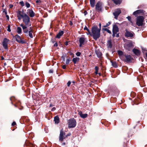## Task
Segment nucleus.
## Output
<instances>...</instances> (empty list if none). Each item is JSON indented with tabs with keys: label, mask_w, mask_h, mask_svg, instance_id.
<instances>
[{
	"label": "nucleus",
	"mask_w": 147,
	"mask_h": 147,
	"mask_svg": "<svg viewBox=\"0 0 147 147\" xmlns=\"http://www.w3.org/2000/svg\"><path fill=\"white\" fill-rule=\"evenodd\" d=\"M80 60L79 57H76L73 59L72 61L74 64H76Z\"/></svg>",
	"instance_id": "obj_25"
},
{
	"label": "nucleus",
	"mask_w": 147,
	"mask_h": 147,
	"mask_svg": "<svg viewBox=\"0 0 147 147\" xmlns=\"http://www.w3.org/2000/svg\"><path fill=\"white\" fill-rule=\"evenodd\" d=\"M27 14L31 18H32L35 16V13L32 9H29L27 10Z\"/></svg>",
	"instance_id": "obj_13"
},
{
	"label": "nucleus",
	"mask_w": 147,
	"mask_h": 147,
	"mask_svg": "<svg viewBox=\"0 0 147 147\" xmlns=\"http://www.w3.org/2000/svg\"><path fill=\"white\" fill-rule=\"evenodd\" d=\"M53 71L52 69L50 70L49 71V73H53Z\"/></svg>",
	"instance_id": "obj_50"
},
{
	"label": "nucleus",
	"mask_w": 147,
	"mask_h": 147,
	"mask_svg": "<svg viewBox=\"0 0 147 147\" xmlns=\"http://www.w3.org/2000/svg\"><path fill=\"white\" fill-rule=\"evenodd\" d=\"M7 30L9 32H10L11 31L10 26L9 25L8 26Z\"/></svg>",
	"instance_id": "obj_39"
},
{
	"label": "nucleus",
	"mask_w": 147,
	"mask_h": 147,
	"mask_svg": "<svg viewBox=\"0 0 147 147\" xmlns=\"http://www.w3.org/2000/svg\"><path fill=\"white\" fill-rule=\"evenodd\" d=\"M112 65L113 66L115 67H117V65L115 62H112Z\"/></svg>",
	"instance_id": "obj_34"
},
{
	"label": "nucleus",
	"mask_w": 147,
	"mask_h": 147,
	"mask_svg": "<svg viewBox=\"0 0 147 147\" xmlns=\"http://www.w3.org/2000/svg\"><path fill=\"white\" fill-rule=\"evenodd\" d=\"M13 6V5H10V8H12Z\"/></svg>",
	"instance_id": "obj_56"
},
{
	"label": "nucleus",
	"mask_w": 147,
	"mask_h": 147,
	"mask_svg": "<svg viewBox=\"0 0 147 147\" xmlns=\"http://www.w3.org/2000/svg\"><path fill=\"white\" fill-rule=\"evenodd\" d=\"M134 33L133 32L129 31L127 29L125 30V36L128 38H131L134 36Z\"/></svg>",
	"instance_id": "obj_12"
},
{
	"label": "nucleus",
	"mask_w": 147,
	"mask_h": 147,
	"mask_svg": "<svg viewBox=\"0 0 147 147\" xmlns=\"http://www.w3.org/2000/svg\"><path fill=\"white\" fill-rule=\"evenodd\" d=\"M73 23L71 21H70V23H69V24L71 25V26L73 25Z\"/></svg>",
	"instance_id": "obj_53"
},
{
	"label": "nucleus",
	"mask_w": 147,
	"mask_h": 147,
	"mask_svg": "<svg viewBox=\"0 0 147 147\" xmlns=\"http://www.w3.org/2000/svg\"><path fill=\"white\" fill-rule=\"evenodd\" d=\"M15 105V107H16V105Z\"/></svg>",
	"instance_id": "obj_63"
},
{
	"label": "nucleus",
	"mask_w": 147,
	"mask_h": 147,
	"mask_svg": "<svg viewBox=\"0 0 147 147\" xmlns=\"http://www.w3.org/2000/svg\"><path fill=\"white\" fill-rule=\"evenodd\" d=\"M73 55V53H71V54H70V55Z\"/></svg>",
	"instance_id": "obj_60"
},
{
	"label": "nucleus",
	"mask_w": 147,
	"mask_h": 147,
	"mask_svg": "<svg viewBox=\"0 0 147 147\" xmlns=\"http://www.w3.org/2000/svg\"><path fill=\"white\" fill-rule=\"evenodd\" d=\"M81 53L80 52H77V53H76V55L77 56H80V55H81Z\"/></svg>",
	"instance_id": "obj_38"
},
{
	"label": "nucleus",
	"mask_w": 147,
	"mask_h": 147,
	"mask_svg": "<svg viewBox=\"0 0 147 147\" xmlns=\"http://www.w3.org/2000/svg\"><path fill=\"white\" fill-rule=\"evenodd\" d=\"M98 74H99V76H100V75H101V74H100V73H98Z\"/></svg>",
	"instance_id": "obj_59"
},
{
	"label": "nucleus",
	"mask_w": 147,
	"mask_h": 147,
	"mask_svg": "<svg viewBox=\"0 0 147 147\" xmlns=\"http://www.w3.org/2000/svg\"><path fill=\"white\" fill-rule=\"evenodd\" d=\"M90 3L91 7H94L95 5V0H90Z\"/></svg>",
	"instance_id": "obj_24"
},
{
	"label": "nucleus",
	"mask_w": 147,
	"mask_h": 147,
	"mask_svg": "<svg viewBox=\"0 0 147 147\" xmlns=\"http://www.w3.org/2000/svg\"><path fill=\"white\" fill-rule=\"evenodd\" d=\"M101 24L100 23L99 24V29H100V30H101Z\"/></svg>",
	"instance_id": "obj_51"
},
{
	"label": "nucleus",
	"mask_w": 147,
	"mask_h": 147,
	"mask_svg": "<svg viewBox=\"0 0 147 147\" xmlns=\"http://www.w3.org/2000/svg\"><path fill=\"white\" fill-rule=\"evenodd\" d=\"M71 135V134L70 133H68V134H67V135H65V138L66 137H67V136H70Z\"/></svg>",
	"instance_id": "obj_46"
},
{
	"label": "nucleus",
	"mask_w": 147,
	"mask_h": 147,
	"mask_svg": "<svg viewBox=\"0 0 147 147\" xmlns=\"http://www.w3.org/2000/svg\"><path fill=\"white\" fill-rule=\"evenodd\" d=\"M117 53L120 58L122 60H124L125 55L123 54V53L122 51L119 50L118 51Z\"/></svg>",
	"instance_id": "obj_18"
},
{
	"label": "nucleus",
	"mask_w": 147,
	"mask_h": 147,
	"mask_svg": "<svg viewBox=\"0 0 147 147\" xmlns=\"http://www.w3.org/2000/svg\"><path fill=\"white\" fill-rule=\"evenodd\" d=\"M9 41V39H7L6 38H4L2 42V45L5 49H7Z\"/></svg>",
	"instance_id": "obj_11"
},
{
	"label": "nucleus",
	"mask_w": 147,
	"mask_h": 147,
	"mask_svg": "<svg viewBox=\"0 0 147 147\" xmlns=\"http://www.w3.org/2000/svg\"><path fill=\"white\" fill-rule=\"evenodd\" d=\"M36 3H37L38 4H39L41 3V1L40 0H37L36 1Z\"/></svg>",
	"instance_id": "obj_42"
},
{
	"label": "nucleus",
	"mask_w": 147,
	"mask_h": 147,
	"mask_svg": "<svg viewBox=\"0 0 147 147\" xmlns=\"http://www.w3.org/2000/svg\"><path fill=\"white\" fill-rule=\"evenodd\" d=\"M15 38L16 40L19 43L22 44L25 43L26 42V41L23 38H22L19 35L17 34L15 36Z\"/></svg>",
	"instance_id": "obj_8"
},
{
	"label": "nucleus",
	"mask_w": 147,
	"mask_h": 147,
	"mask_svg": "<svg viewBox=\"0 0 147 147\" xmlns=\"http://www.w3.org/2000/svg\"><path fill=\"white\" fill-rule=\"evenodd\" d=\"M107 46L108 48H111L112 47V44L111 40H109L107 41Z\"/></svg>",
	"instance_id": "obj_21"
},
{
	"label": "nucleus",
	"mask_w": 147,
	"mask_h": 147,
	"mask_svg": "<svg viewBox=\"0 0 147 147\" xmlns=\"http://www.w3.org/2000/svg\"><path fill=\"white\" fill-rule=\"evenodd\" d=\"M95 74L96 75H97L98 74V71L99 69L98 67L97 66H96L95 67Z\"/></svg>",
	"instance_id": "obj_32"
},
{
	"label": "nucleus",
	"mask_w": 147,
	"mask_h": 147,
	"mask_svg": "<svg viewBox=\"0 0 147 147\" xmlns=\"http://www.w3.org/2000/svg\"><path fill=\"white\" fill-rule=\"evenodd\" d=\"M29 31H28V34L29 36L31 38H32L33 37L32 33L33 32V30L32 29V27H30V28ZM26 35H28V34H27L26 33Z\"/></svg>",
	"instance_id": "obj_16"
},
{
	"label": "nucleus",
	"mask_w": 147,
	"mask_h": 147,
	"mask_svg": "<svg viewBox=\"0 0 147 147\" xmlns=\"http://www.w3.org/2000/svg\"><path fill=\"white\" fill-rule=\"evenodd\" d=\"M54 121L55 124H58L59 122V119L58 116H57L54 117Z\"/></svg>",
	"instance_id": "obj_20"
},
{
	"label": "nucleus",
	"mask_w": 147,
	"mask_h": 147,
	"mask_svg": "<svg viewBox=\"0 0 147 147\" xmlns=\"http://www.w3.org/2000/svg\"><path fill=\"white\" fill-rule=\"evenodd\" d=\"M116 4H119L122 2V0H112Z\"/></svg>",
	"instance_id": "obj_27"
},
{
	"label": "nucleus",
	"mask_w": 147,
	"mask_h": 147,
	"mask_svg": "<svg viewBox=\"0 0 147 147\" xmlns=\"http://www.w3.org/2000/svg\"><path fill=\"white\" fill-rule=\"evenodd\" d=\"M102 3L100 2H97L95 5V9L98 12H102Z\"/></svg>",
	"instance_id": "obj_9"
},
{
	"label": "nucleus",
	"mask_w": 147,
	"mask_h": 147,
	"mask_svg": "<svg viewBox=\"0 0 147 147\" xmlns=\"http://www.w3.org/2000/svg\"><path fill=\"white\" fill-rule=\"evenodd\" d=\"M121 13V11L119 9H117L113 13V15L115 16V18L117 19L118 17L119 14Z\"/></svg>",
	"instance_id": "obj_15"
},
{
	"label": "nucleus",
	"mask_w": 147,
	"mask_h": 147,
	"mask_svg": "<svg viewBox=\"0 0 147 147\" xmlns=\"http://www.w3.org/2000/svg\"><path fill=\"white\" fill-rule=\"evenodd\" d=\"M1 32V29H0V32Z\"/></svg>",
	"instance_id": "obj_62"
},
{
	"label": "nucleus",
	"mask_w": 147,
	"mask_h": 147,
	"mask_svg": "<svg viewBox=\"0 0 147 147\" xmlns=\"http://www.w3.org/2000/svg\"><path fill=\"white\" fill-rule=\"evenodd\" d=\"M58 46V44L57 42H56L54 45V47H57Z\"/></svg>",
	"instance_id": "obj_49"
},
{
	"label": "nucleus",
	"mask_w": 147,
	"mask_h": 147,
	"mask_svg": "<svg viewBox=\"0 0 147 147\" xmlns=\"http://www.w3.org/2000/svg\"><path fill=\"white\" fill-rule=\"evenodd\" d=\"M10 100L11 101V103L12 104H13V101H15L16 100V98L14 96H12L10 98Z\"/></svg>",
	"instance_id": "obj_29"
},
{
	"label": "nucleus",
	"mask_w": 147,
	"mask_h": 147,
	"mask_svg": "<svg viewBox=\"0 0 147 147\" xmlns=\"http://www.w3.org/2000/svg\"><path fill=\"white\" fill-rule=\"evenodd\" d=\"M6 17L7 18V19L8 20H9V16H8V15H6Z\"/></svg>",
	"instance_id": "obj_54"
},
{
	"label": "nucleus",
	"mask_w": 147,
	"mask_h": 147,
	"mask_svg": "<svg viewBox=\"0 0 147 147\" xmlns=\"http://www.w3.org/2000/svg\"><path fill=\"white\" fill-rule=\"evenodd\" d=\"M79 114L81 117L83 118H86L88 116L87 114H83L81 111H80L79 113Z\"/></svg>",
	"instance_id": "obj_19"
},
{
	"label": "nucleus",
	"mask_w": 147,
	"mask_h": 147,
	"mask_svg": "<svg viewBox=\"0 0 147 147\" xmlns=\"http://www.w3.org/2000/svg\"><path fill=\"white\" fill-rule=\"evenodd\" d=\"M19 3L20 4V5H21L22 7H23V6H24V2H23V1H20V2Z\"/></svg>",
	"instance_id": "obj_36"
},
{
	"label": "nucleus",
	"mask_w": 147,
	"mask_h": 147,
	"mask_svg": "<svg viewBox=\"0 0 147 147\" xmlns=\"http://www.w3.org/2000/svg\"><path fill=\"white\" fill-rule=\"evenodd\" d=\"M68 127L71 128L75 127L76 125V122L75 119L74 118H72L68 120Z\"/></svg>",
	"instance_id": "obj_3"
},
{
	"label": "nucleus",
	"mask_w": 147,
	"mask_h": 147,
	"mask_svg": "<svg viewBox=\"0 0 147 147\" xmlns=\"http://www.w3.org/2000/svg\"><path fill=\"white\" fill-rule=\"evenodd\" d=\"M111 23V22H109L108 23H107L104 26H103V27H107V26H109L110 24Z\"/></svg>",
	"instance_id": "obj_37"
},
{
	"label": "nucleus",
	"mask_w": 147,
	"mask_h": 147,
	"mask_svg": "<svg viewBox=\"0 0 147 147\" xmlns=\"http://www.w3.org/2000/svg\"><path fill=\"white\" fill-rule=\"evenodd\" d=\"M66 65H64L62 66V68L64 69H65L66 68Z\"/></svg>",
	"instance_id": "obj_44"
},
{
	"label": "nucleus",
	"mask_w": 147,
	"mask_h": 147,
	"mask_svg": "<svg viewBox=\"0 0 147 147\" xmlns=\"http://www.w3.org/2000/svg\"><path fill=\"white\" fill-rule=\"evenodd\" d=\"M65 138V133L62 129L60 131V133L59 137V140L61 142H63V140Z\"/></svg>",
	"instance_id": "obj_10"
},
{
	"label": "nucleus",
	"mask_w": 147,
	"mask_h": 147,
	"mask_svg": "<svg viewBox=\"0 0 147 147\" xmlns=\"http://www.w3.org/2000/svg\"><path fill=\"white\" fill-rule=\"evenodd\" d=\"M92 35L95 40H96L99 38L100 36V29H99L96 26H93L92 28Z\"/></svg>",
	"instance_id": "obj_2"
},
{
	"label": "nucleus",
	"mask_w": 147,
	"mask_h": 147,
	"mask_svg": "<svg viewBox=\"0 0 147 147\" xmlns=\"http://www.w3.org/2000/svg\"><path fill=\"white\" fill-rule=\"evenodd\" d=\"M17 17L19 20H20L22 19L27 14L24 12L20 11H18L17 12Z\"/></svg>",
	"instance_id": "obj_7"
},
{
	"label": "nucleus",
	"mask_w": 147,
	"mask_h": 147,
	"mask_svg": "<svg viewBox=\"0 0 147 147\" xmlns=\"http://www.w3.org/2000/svg\"><path fill=\"white\" fill-rule=\"evenodd\" d=\"M84 30H87V31H88V30H89L88 29V28L86 27V26H85L84 28Z\"/></svg>",
	"instance_id": "obj_45"
},
{
	"label": "nucleus",
	"mask_w": 147,
	"mask_h": 147,
	"mask_svg": "<svg viewBox=\"0 0 147 147\" xmlns=\"http://www.w3.org/2000/svg\"><path fill=\"white\" fill-rule=\"evenodd\" d=\"M79 42H80L79 46L81 47L82 46V45L86 43L87 42V41L86 38L84 36L82 35L79 38Z\"/></svg>",
	"instance_id": "obj_6"
},
{
	"label": "nucleus",
	"mask_w": 147,
	"mask_h": 147,
	"mask_svg": "<svg viewBox=\"0 0 147 147\" xmlns=\"http://www.w3.org/2000/svg\"><path fill=\"white\" fill-rule=\"evenodd\" d=\"M5 13V14H7V12H6Z\"/></svg>",
	"instance_id": "obj_61"
},
{
	"label": "nucleus",
	"mask_w": 147,
	"mask_h": 147,
	"mask_svg": "<svg viewBox=\"0 0 147 147\" xmlns=\"http://www.w3.org/2000/svg\"><path fill=\"white\" fill-rule=\"evenodd\" d=\"M62 145H65V143L64 142L62 143Z\"/></svg>",
	"instance_id": "obj_57"
},
{
	"label": "nucleus",
	"mask_w": 147,
	"mask_h": 147,
	"mask_svg": "<svg viewBox=\"0 0 147 147\" xmlns=\"http://www.w3.org/2000/svg\"><path fill=\"white\" fill-rule=\"evenodd\" d=\"M17 32L19 34H20L22 32L21 28L19 27H18L17 28Z\"/></svg>",
	"instance_id": "obj_28"
},
{
	"label": "nucleus",
	"mask_w": 147,
	"mask_h": 147,
	"mask_svg": "<svg viewBox=\"0 0 147 147\" xmlns=\"http://www.w3.org/2000/svg\"><path fill=\"white\" fill-rule=\"evenodd\" d=\"M142 10H141V9L138 10L136 11H134L133 13V14L134 15H136L140 13H142Z\"/></svg>",
	"instance_id": "obj_26"
},
{
	"label": "nucleus",
	"mask_w": 147,
	"mask_h": 147,
	"mask_svg": "<svg viewBox=\"0 0 147 147\" xmlns=\"http://www.w3.org/2000/svg\"><path fill=\"white\" fill-rule=\"evenodd\" d=\"M127 18L129 21H131V18L130 16H128Z\"/></svg>",
	"instance_id": "obj_48"
},
{
	"label": "nucleus",
	"mask_w": 147,
	"mask_h": 147,
	"mask_svg": "<svg viewBox=\"0 0 147 147\" xmlns=\"http://www.w3.org/2000/svg\"><path fill=\"white\" fill-rule=\"evenodd\" d=\"M119 31L118 28L116 25H114L113 28V35L112 36L114 37L115 36L118 37L119 36V33H117Z\"/></svg>",
	"instance_id": "obj_4"
},
{
	"label": "nucleus",
	"mask_w": 147,
	"mask_h": 147,
	"mask_svg": "<svg viewBox=\"0 0 147 147\" xmlns=\"http://www.w3.org/2000/svg\"><path fill=\"white\" fill-rule=\"evenodd\" d=\"M16 125V122L15 121H13L12 123L11 124V125L12 126H14L15 125Z\"/></svg>",
	"instance_id": "obj_40"
},
{
	"label": "nucleus",
	"mask_w": 147,
	"mask_h": 147,
	"mask_svg": "<svg viewBox=\"0 0 147 147\" xmlns=\"http://www.w3.org/2000/svg\"><path fill=\"white\" fill-rule=\"evenodd\" d=\"M70 61V59L69 58H68L67 59L66 61V64L67 65H68L69 63V62Z\"/></svg>",
	"instance_id": "obj_35"
},
{
	"label": "nucleus",
	"mask_w": 147,
	"mask_h": 147,
	"mask_svg": "<svg viewBox=\"0 0 147 147\" xmlns=\"http://www.w3.org/2000/svg\"><path fill=\"white\" fill-rule=\"evenodd\" d=\"M103 30L107 31V32H108V33H109V34H111V31L107 28H103Z\"/></svg>",
	"instance_id": "obj_33"
},
{
	"label": "nucleus",
	"mask_w": 147,
	"mask_h": 147,
	"mask_svg": "<svg viewBox=\"0 0 147 147\" xmlns=\"http://www.w3.org/2000/svg\"><path fill=\"white\" fill-rule=\"evenodd\" d=\"M84 13L85 15H86L87 14V11L86 10H85L84 11Z\"/></svg>",
	"instance_id": "obj_47"
},
{
	"label": "nucleus",
	"mask_w": 147,
	"mask_h": 147,
	"mask_svg": "<svg viewBox=\"0 0 147 147\" xmlns=\"http://www.w3.org/2000/svg\"><path fill=\"white\" fill-rule=\"evenodd\" d=\"M144 18L142 16H138L137 18L136 24L139 26H142Z\"/></svg>",
	"instance_id": "obj_5"
},
{
	"label": "nucleus",
	"mask_w": 147,
	"mask_h": 147,
	"mask_svg": "<svg viewBox=\"0 0 147 147\" xmlns=\"http://www.w3.org/2000/svg\"><path fill=\"white\" fill-rule=\"evenodd\" d=\"M132 51L136 55L139 56L140 55V51L138 49L134 48L133 49Z\"/></svg>",
	"instance_id": "obj_17"
},
{
	"label": "nucleus",
	"mask_w": 147,
	"mask_h": 147,
	"mask_svg": "<svg viewBox=\"0 0 147 147\" xmlns=\"http://www.w3.org/2000/svg\"><path fill=\"white\" fill-rule=\"evenodd\" d=\"M65 44L66 45H68V42H66L65 43Z\"/></svg>",
	"instance_id": "obj_55"
},
{
	"label": "nucleus",
	"mask_w": 147,
	"mask_h": 147,
	"mask_svg": "<svg viewBox=\"0 0 147 147\" xmlns=\"http://www.w3.org/2000/svg\"><path fill=\"white\" fill-rule=\"evenodd\" d=\"M63 33L64 32L63 31H60L56 35V38H60V37L63 35Z\"/></svg>",
	"instance_id": "obj_22"
},
{
	"label": "nucleus",
	"mask_w": 147,
	"mask_h": 147,
	"mask_svg": "<svg viewBox=\"0 0 147 147\" xmlns=\"http://www.w3.org/2000/svg\"><path fill=\"white\" fill-rule=\"evenodd\" d=\"M131 56L130 55H125L124 56V59L123 60L126 62H129L132 60Z\"/></svg>",
	"instance_id": "obj_14"
},
{
	"label": "nucleus",
	"mask_w": 147,
	"mask_h": 147,
	"mask_svg": "<svg viewBox=\"0 0 147 147\" xmlns=\"http://www.w3.org/2000/svg\"><path fill=\"white\" fill-rule=\"evenodd\" d=\"M25 5L27 8H29L30 6V4L27 1L25 2Z\"/></svg>",
	"instance_id": "obj_31"
},
{
	"label": "nucleus",
	"mask_w": 147,
	"mask_h": 147,
	"mask_svg": "<svg viewBox=\"0 0 147 147\" xmlns=\"http://www.w3.org/2000/svg\"><path fill=\"white\" fill-rule=\"evenodd\" d=\"M23 21L25 24L24 25L23 24H21L20 26L22 27L24 33L28 34V30L26 26H30V18L29 16L26 14V15L22 19Z\"/></svg>",
	"instance_id": "obj_1"
},
{
	"label": "nucleus",
	"mask_w": 147,
	"mask_h": 147,
	"mask_svg": "<svg viewBox=\"0 0 147 147\" xmlns=\"http://www.w3.org/2000/svg\"><path fill=\"white\" fill-rule=\"evenodd\" d=\"M96 53L98 57H100L102 55L100 51L96 52Z\"/></svg>",
	"instance_id": "obj_30"
},
{
	"label": "nucleus",
	"mask_w": 147,
	"mask_h": 147,
	"mask_svg": "<svg viewBox=\"0 0 147 147\" xmlns=\"http://www.w3.org/2000/svg\"><path fill=\"white\" fill-rule=\"evenodd\" d=\"M71 82L70 81H69L67 84V86L68 87L71 84Z\"/></svg>",
	"instance_id": "obj_41"
},
{
	"label": "nucleus",
	"mask_w": 147,
	"mask_h": 147,
	"mask_svg": "<svg viewBox=\"0 0 147 147\" xmlns=\"http://www.w3.org/2000/svg\"><path fill=\"white\" fill-rule=\"evenodd\" d=\"M87 31L88 32V33H87V34L88 35L90 34V35H91V36L92 33H91V32H90V31L89 30H88V31Z\"/></svg>",
	"instance_id": "obj_43"
},
{
	"label": "nucleus",
	"mask_w": 147,
	"mask_h": 147,
	"mask_svg": "<svg viewBox=\"0 0 147 147\" xmlns=\"http://www.w3.org/2000/svg\"><path fill=\"white\" fill-rule=\"evenodd\" d=\"M56 109V108L55 107H53L51 109L52 111H54Z\"/></svg>",
	"instance_id": "obj_52"
},
{
	"label": "nucleus",
	"mask_w": 147,
	"mask_h": 147,
	"mask_svg": "<svg viewBox=\"0 0 147 147\" xmlns=\"http://www.w3.org/2000/svg\"><path fill=\"white\" fill-rule=\"evenodd\" d=\"M131 45L130 44H128L125 46V49L129 51L131 50Z\"/></svg>",
	"instance_id": "obj_23"
},
{
	"label": "nucleus",
	"mask_w": 147,
	"mask_h": 147,
	"mask_svg": "<svg viewBox=\"0 0 147 147\" xmlns=\"http://www.w3.org/2000/svg\"><path fill=\"white\" fill-rule=\"evenodd\" d=\"M146 57L147 58V53H146Z\"/></svg>",
	"instance_id": "obj_58"
}]
</instances>
